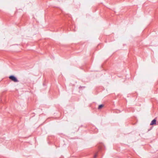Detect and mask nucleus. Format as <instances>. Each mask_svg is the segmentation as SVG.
Returning a JSON list of instances; mask_svg holds the SVG:
<instances>
[{"label":"nucleus","mask_w":158,"mask_h":158,"mask_svg":"<svg viewBox=\"0 0 158 158\" xmlns=\"http://www.w3.org/2000/svg\"><path fill=\"white\" fill-rule=\"evenodd\" d=\"M103 106H104V105L103 104H101V105H99L98 107V109H101L102 107H103Z\"/></svg>","instance_id":"obj_3"},{"label":"nucleus","mask_w":158,"mask_h":158,"mask_svg":"<svg viewBox=\"0 0 158 158\" xmlns=\"http://www.w3.org/2000/svg\"><path fill=\"white\" fill-rule=\"evenodd\" d=\"M97 155L96 154L94 155V158H95L97 157Z\"/></svg>","instance_id":"obj_4"},{"label":"nucleus","mask_w":158,"mask_h":158,"mask_svg":"<svg viewBox=\"0 0 158 158\" xmlns=\"http://www.w3.org/2000/svg\"><path fill=\"white\" fill-rule=\"evenodd\" d=\"M9 79L14 82H19V81L16 77L13 75H11L9 77Z\"/></svg>","instance_id":"obj_1"},{"label":"nucleus","mask_w":158,"mask_h":158,"mask_svg":"<svg viewBox=\"0 0 158 158\" xmlns=\"http://www.w3.org/2000/svg\"><path fill=\"white\" fill-rule=\"evenodd\" d=\"M156 120L155 119H153L151 122L150 125H152L154 124H156Z\"/></svg>","instance_id":"obj_2"}]
</instances>
